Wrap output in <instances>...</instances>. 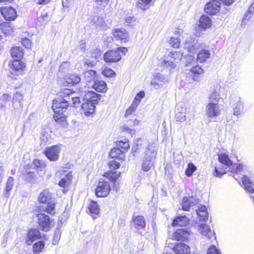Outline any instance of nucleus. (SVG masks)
Returning <instances> with one entry per match:
<instances>
[{
  "label": "nucleus",
  "mask_w": 254,
  "mask_h": 254,
  "mask_svg": "<svg viewBox=\"0 0 254 254\" xmlns=\"http://www.w3.org/2000/svg\"><path fill=\"white\" fill-rule=\"evenodd\" d=\"M226 173V171H225V170L219 171L218 168L217 167H215L213 174L215 176H216L217 177L220 178L223 174H225Z\"/></svg>",
  "instance_id": "obj_62"
},
{
  "label": "nucleus",
  "mask_w": 254,
  "mask_h": 254,
  "mask_svg": "<svg viewBox=\"0 0 254 254\" xmlns=\"http://www.w3.org/2000/svg\"><path fill=\"white\" fill-rule=\"evenodd\" d=\"M93 87L97 92H104L106 90V83L102 80H96L93 84Z\"/></svg>",
  "instance_id": "obj_35"
},
{
  "label": "nucleus",
  "mask_w": 254,
  "mask_h": 254,
  "mask_svg": "<svg viewBox=\"0 0 254 254\" xmlns=\"http://www.w3.org/2000/svg\"><path fill=\"white\" fill-rule=\"evenodd\" d=\"M127 51L124 47L119 48L116 50H110L104 54V59L106 63L117 62L121 59V54H125Z\"/></svg>",
  "instance_id": "obj_4"
},
{
  "label": "nucleus",
  "mask_w": 254,
  "mask_h": 254,
  "mask_svg": "<svg viewBox=\"0 0 254 254\" xmlns=\"http://www.w3.org/2000/svg\"><path fill=\"white\" fill-rule=\"evenodd\" d=\"M198 208L196 210L197 216L200 221H205L208 219V212L206 207L204 205L198 206Z\"/></svg>",
  "instance_id": "obj_27"
},
{
  "label": "nucleus",
  "mask_w": 254,
  "mask_h": 254,
  "mask_svg": "<svg viewBox=\"0 0 254 254\" xmlns=\"http://www.w3.org/2000/svg\"><path fill=\"white\" fill-rule=\"evenodd\" d=\"M220 9V3L216 0H212L207 3L204 10L205 12L211 15H214L218 13Z\"/></svg>",
  "instance_id": "obj_12"
},
{
  "label": "nucleus",
  "mask_w": 254,
  "mask_h": 254,
  "mask_svg": "<svg viewBox=\"0 0 254 254\" xmlns=\"http://www.w3.org/2000/svg\"><path fill=\"white\" fill-rule=\"evenodd\" d=\"M46 203V206H42L41 209L43 210V211H45L49 214H54L56 213L55 202L53 200H52L51 201Z\"/></svg>",
  "instance_id": "obj_34"
},
{
  "label": "nucleus",
  "mask_w": 254,
  "mask_h": 254,
  "mask_svg": "<svg viewBox=\"0 0 254 254\" xmlns=\"http://www.w3.org/2000/svg\"><path fill=\"white\" fill-rule=\"evenodd\" d=\"M9 66L13 71L21 73L25 67V65L23 62L17 60L9 63Z\"/></svg>",
  "instance_id": "obj_21"
},
{
  "label": "nucleus",
  "mask_w": 254,
  "mask_h": 254,
  "mask_svg": "<svg viewBox=\"0 0 254 254\" xmlns=\"http://www.w3.org/2000/svg\"><path fill=\"white\" fill-rule=\"evenodd\" d=\"M154 77L158 81L163 83H167L169 81V78L167 76L163 75L161 73H157L154 75Z\"/></svg>",
  "instance_id": "obj_53"
},
{
  "label": "nucleus",
  "mask_w": 254,
  "mask_h": 254,
  "mask_svg": "<svg viewBox=\"0 0 254 254\" xmlns=\"http://www.w3.org/2000/svg\"><path fill=\"white\" fill-rule=\"evenodd\" d=\"M198 202V198L192 196L185 197L183 198L182 202V209L185 211H189L190 207L197 204Z\"/></svg>",
  "instance_id": "obj_15"
},
{
  "label": "nucleus",
  "mask_w": 254,
  "mask_h": 254,
  "mask_svg": "<svg viewBox=\"0 0 254 254\" xmlns=\"http://www.w3.org/2000/svg\"><path fill=\"white\" fill-rule=\"evenodd\" d=\"M54 118L55 121L60 124H64L66 121L65 116L64 114L61 115L55 114Z\"/></svg>",
  "instance_id": "obj_51"
},
{
  "label": "nucleus",
  "mask_w": 254,
  "mask_h": 254,
  "mask_svg": "<svg viewBox=\"0 0 254 254\" xmlns=\"http://www.w3.org/2000/svg\"><path fill=\"white\" fill-rule=\"evenodd\" d=\"M169 43L172 47L177 48L179 47L180 40L178 38L171 37L169 40Z\"/></svg>",
  "instance_id": "obj_56"
},
{
  "label": "nucleus",
  "mask_w": 254,
  "mask_h": 254,
  "mask_svg": "<svg viewBox=\"0 0 254 254\" xmlns=\"http://www.w3.org/2000/svg\"><path fill=\"white\" fill-rule=\"evenodd\" d=\"M230 170L232 172H235L236 173H238L241 171L243 169L242 166L241 164H236L234 165H232L230 167Z\"/></svg>",
  "instance_id": "obj_57"
},
{
  "label": "nucleus",
  "mask_w": 254,
  "mask_h": 254,
  "mask_svg": "<svg viewBox=\"0 0 254 254\" xmlns=\"http://www.w3.org/2000/svg\"><path fill=\"white\" fill-rule=\"evenodd\" d=\"M176 254H190V247L183 243H179L173 249Z\"/></svg>",
  "instance_id": "obj_19"
},
{
  "label": "nucleus",
  "mask_w": 254,
  "mask_h": 254,
  "mask_svg": "<svg viewBox=\"0 0 254 254\" xmlns=\"http://www.w3.org/2000/svg\"><path fill=\"white\" fill-rule=\"evenodd\" d=\"M189 219L186 216H180L173 221V226H184L189 224Z\"/></svg>",
  "instance_id": "obj_28"
},
{
  "label": "nucleus",
  "mask_w": 254,
  "mask_h": 254,
  "mask_svg": "<svg viewBox=\"0 0 254 254\" xmlns=\"http://www.w3.org/2000/svg\"><path fill=\"white\" fill-rule=\"evenodd\" d=\"M152 0H138L136 5L138 8L145 10L148 8L147 5Z\"/></svg>",
  "instance_id": "obj_50"
},
{
  "label": "nucleus",
  "mask_w": 254,
  "mask_h": 254,
  "mask_svg": "<svg viewBox=\"0 0 254 254\" xmlns=\"http://www.w3.org/2000/svg\"><path fill=\"white\" fill-rule=\"evenodd\" d=\"M150 84L155 89H156L163 87V84L159 83V81L156 79L155 77H154V79L151 80Z\"/></svg>",
  "instance_id": "obj_60"
},
{
  "label": "nucleus",
  "mask_w": 254,
  "mask_h": 254,
  "mask_svg": "<svg viewBox=\"0 0 254 254\" xmlns=\"http://www.w3.org/2000/svg\"><path fill=\"white\" fill-rule=\"evenodd\" d=\"M157 153L152 146L149 145L146 149L142 158V169L145 172L148 171L153 166V159Z\"/></svg>",
  "instance_id": "obj_2"
},
{
  "label": "nucleus",
  "mask_w": 254,
  "mask_h": 254,
  "mask_svg": "<svg viewBox=\"0 0 254 254\" xmlns=\"http://www.w3.org/2000/svg\"><path fill=\"white\" fill-rule=\"evenodd\" d=\"M103 75L107 77H111L115 75V72L111 68L106 67L102 71Z\"/></svg>",
  "instance_id": "obj_54"
},
{
  "label": "nucleus",
  "mask_w": 254,
  "mask_h": 254,
  "mask_svg": "<svg viewBox=\"0 0 254 254\" xmlns=\"http://www.w3.org/2000/svg\"><path fill=\"white\" fill-rule=\"evenodd\" d=\"M40 139L42 143H46L49 142L50 140V136L47 132L44 131L41 135Z\"/></svg>",
  "instance_id": "obj_58"
},
{
  "label": "nucleus",
  "mask_w": 254,
  "mask_h": 254,
  "mask_svg": "<svg viewBox=\"0 0 254 254\" xmlns=\"http://www.w3.org/2000/svg\"><path fill=\"white\" fill-rule=\"evenodd\" d=\"M41 238V233L37 229L30 230L28 233L26 243L28 245H30L33 241L37 239H40Z\"/></svg>",
  "instance_id": "obj_22"
},
{
  "label": "nucleus",
  "mask_w": 254,
  "mask_h": 254,
  "mask_svg": "<svg viewBox=\"0 0 254 254\" xmlns=\"http://www.w3.org/2000/svg\"><path fill=\"white\" fill-rule=\"evenodd\" d=\"M88 210L93 219L97 218L100 213L99 205L96 201H91L88 206Z\"/></svg>",
  "instance_id": "obj_25"
},
{
  "label": "nucleus",
  "mask_w": 254,
  "mask_h": 254,
  "mask_svg": "<svg viewBox=\"0 0 254 254\" xmlns=\"http://www.w3.org/2000/svg\"><path fill=\"white\" fill-rule=\"evenodd\" d=\"M40 202L46 203L52 200V194L48 190L41 192L38 197Z\"/></svg>",
  "instance_id": "obj_31"
},
{
  "label": "nucleus",
  "mask_w": 254,
  "mask_h": 254,
  "mask_svg": "<svg viewBox=\"0 0 254 254\" xmlns=\"http://www.w3.org/2000/svg\"><path fill=\"white\" fill-rule=\"evenodd\" d=\"M196 170V167L192 163H189L188 165V167L186 170L185 174L187 176H191L193 173Z\"/></svg>",
  "instance_id": "obj_52"
},
{
  "label": "nucleus",
  "mask_w": 254,
  "mask_h": 254,
  "mask_svg": "<svg viewBox=\"0 0 254 254\" xmlns=\"http://www.w3.org/2000/svg\"><path fill=\"white\" fill-rule=\"evenodd\" d=\"M82 91L85 92L84 99L86 102L82 104L81 109L86 116H90L94 113L95 105L98 103L101 96L92 91Z\"/></svg>",
  "instance_id": "obj_1"
},
{
  "label": "nucleus",
  "mask_w": 254,
  "mask_h": 254,
  "mask_svg": "<svg viewBox=\"0 0 254 254\" xmlns=\"http://www.w3.org/2000/svg\"><path fill=\"white\" fill-rule=\"evenodd\" d=\"M69 106L68 103L63 98H57L53 101L52 106L55 114H64Z\"/></svg>",
  "instance_id": "obj_7"
},
{
  "label": "nucleus",
  "mask_w": 254,
  "mask_h": 254,
  "mask_svg": "<svg viewBox=\"0 0 254 254\" xmlns=\"http://www.w3.org/2000/svg\"><path fill=\"white\" fill-rule=\"evenodd\" d=\"M218 160L221 163L227 166V167H231L232 165V162L226 154H220L218 157Z\"/></svg>",
  "instance_id": "obj_41"
},
{
  "label": "nucleus",
  "mask_w": 254,
  "mask_h": 254,
  "mask_svg": "<svg viewBox=\"0 0 254 254\" xmlns=\"http://www.w3.org/2000/svg\"><path fill=\"white\" fill-rule=\"evenodd\" d=\"M221 109L219 104L209 103L206 107V113L209 117H216L220 114Z\"/></svg>",
  "instance_id": "obj_11"
},
{
  "label": "nucleus",
  "mask_w": 254,
  "mask_h": 254,
  "mask_svg": "<svg viewBox=\"0 0 254 254\" xmlns=\"http://www.w3.org/2000/svg\"><path fill=\"white\" fill-rule=\"evenodd\" d=\"M210 56L209 51L206 49L201 50L197 54V60L200 63H202Z\"/></svg>",
  "instance_id": "obj_36"
},
{
  "label": "nucleus",
  "mask_w": 254,
  "mask_h": 254,
  "mask_svg": "<svg viewBox=\"0 0 254 254\" xmlns=\"http://www.w3.org/2000/svg\"><path fill=\"white\" fill-rule=\"evenodd\" d=\"M96 72L94 70H89L84 73V77L87 82H91L94 79Z\"/></svg>",
  "instance_id": "obj_45"
},
{
  "label": "nucleus",
  "mask_w": 254,
  "mask_h": 254,
  "mask_svg": "<svg viewBox=\"0 0 254 254\" xmlns=\"http://www.w3.org/2000/svg\"><path fill=\"white\" fill-rule=\"evenodd\" d=\"M120 175V172L109 171L105 173L104 176L112 182H116Z\"/></svg>",
  "instance_id": "obj_37"
},
{
  "label": "nucleus",
  "mask_w": 254,
  "mask_h": 254,
  "mask_svg": "<svg viewBox=\"0 0 254 254\" xmlns=\"http://www.w3.org/2000/svg\"><path fill=\"white\" fill-rule=\"evenodd\" d=\"M65 85L68 86H73L75 84H77L81 80L80 77L78 74H72L67 76L65 78Z\"/></svg>",
  "instance_id": "obj_24"
},
{
  "label": "nucleus",
  "mask_w": 254,
  "mask_h": 254,
  "mask_svg": "<svg viewBox=\"0 0 254 254\" xmlns=\"http://www.w3.org/2000/svg\"><path fill=\"white\" fill-rule=\"evenodd\" d=\"M36 218L37 222L41 230L43 231L48 232L50 231L55 225L54 220L44 213L38 214Z\"/></svg>",
  "instance_id": "obj_3"
},
{
  "label": "nucleus",
  "mask_w": 254,
  "mask_h": 254,
  "mask_svg": "<svg viewBox=\"0 0 254 254\" xmlns=\"http://www.w3.org/2000/svg\"><path fill=\"white\" fill-rule=\"evenodd\" d=\"M14 185V179L12 177H9L7 180L5 190L4 192V195L5 197H7L9 196L10 191L12 189Z\"/></svg>",
  "instance_id": "obj_40"
},
{
  "label": "nucleus",
  "mask_w": 254,
  "mask_h": 254,
  "mask_svg": "<svg viewBox=\"0 0 254 254\" xmlns=\"http://www.w3.org/2000/svg\"><path fill=\"white\" fill-rule=\"evenodd\" d=\"M113 35L117 40L124 41L127 40L128 34L124 28L115 29L113 32Z\"/></svg>",
  "instance_id": "obj_23"
},
{
  "label": "nucleus",
  "mask_w": 254,
  "mask_h": 254,
  "mask_svg": "<svg viewBox=\"0 0 254 254\" xmlns=\"http://www.w3.org/2000/svg\"><path fill=\"white\" fill-rule=\"evenodd\" d=\"M184 46L189 52L194 53L199 48L200 44L195 38L190 36L186 39Z\"/></svg>",
  "instance_id": "obj_10"
},
{
  "label": "nucleus",
  "mask_w": 254,
  "mask_h": 254,
  "mask_svg": "<svg viewBox=\"0 0 254 254\" xmlns=\"http://www.w3.org/2000/svg\"><path fill=\"white\" fill-rule=\"evenodd\" d=\"M212 21L208 16L202 15L199 20L198 26L195 28V35L199 36L202 34V31H205L206 29L211 27Z\"/></svg>",
  "instance_id": "obj_5"
},
{
  "label": "nucleus",
  "mask_w": 254,
  "mask_h": 254,
  "mask_svg": "<svg viewBox=\"0 0 254 254\" xmlns=\"http://www.w3.org/2000/svg\"><path fill=\"white\" fill-rule=\"evenodd\" d=\"M120 165V163L118 162L115 160H112L109 162V166L111 169H117L119 168Z\"/></svg>",
  "instance_id": "obj_61"
},
{
  "label": "nucleus",
  "mask_w": 254,
  "mask_h": 254,
  "mask_svg": "<svg viewBox=\"0 0 254 254\" xmlns=\"http://www.w3.org/2000/svg\"><path fill=\"white\" fill-rule=\"evenodd\" d=\"M209 102L219 104L220 100L219 94L216 91H213L209 95Z\"/></svg>",
  "instance_id": "obj_48"
},
{
  "label": "nucleus",
  "mask_w": 254,
  "mask_h": 254,
  "mask_svg": "<svg viewBox=\"0 0 254 254\" xmlns=\"http://www.w3.org/2000/svg\"><path fill=\"white\" fill-rule=\"evenodd\" d=\"M65 101L68 102L69 105H71L74 107L78 106L80 103L79 98L74 95H72L70 98L68 97L67 100Z\"/></svg>",
  "instance_id": "obj_47"
},
{
  "label": "nucleus",
  "mask_w": 254,
  "mask_h": 254,
  "mask_svg": "<svg viewBox=\"0 0 254 254\" xmlns=\"http://www.w3.org/2000/svg\"><path fill=\"white\" fill-rule=\"evenodd\" d=\"M207 254H220V253L215 246L211 245L208 249Z\"/></svg>",
  "instance_id": "obj_59"
},
{
  "label": "nucleus",
  "mask_w": 254,
  "mask_h": 254,
  "mask_svg": "<svg viewBox=\"0 0 254 254\" xmlns=\"http://www.w3.org/2000/svg\"><path fill=\"white\" fill-rule=\"evenodd\" d=\"M181 112H179V108L178 107L176 110V118L178 122H183L186 120L185 109L181 107Z\"/></svg>",
  "instance_id": "obj_44"
},
{
  "label": "nucleus",
  "mask_w": 254,
  "mask_h": 254,
  "mask_svg": "<svg viewBox=\"0 0 254 254\" xmlns=\"http://www.w3.org/2000/svg\"><path fill=\"white\" fill-rule=\"evenodd\" d=\"M66 176V178L65 179H61L59 183V185L62 188L68 186L71 181L72 178V173H68Z\"/></svg>",
  "instance_id": "obj_39"
},
{
  "label": "nucleus",
  "mask_w": 254,
  "mask_h": 254,
  "mask_svg": "<svg viewBox=\"0 0 254 254\" xmlns=\"http://www.w3.org/2000/svg\"><path fill=\"white\" fill-rule=\"evenodd\" d=\"M139 104V101L137 100V98L135 99H134L130 107L126 111L125 117L127 118L128 116L130 115L133 112H134Z\"/></svg>",
  "instance_id": "obj_42"
},
{
  "label": "nucleus",
  "mask_w": 254,
  "mask_h": 254,
  "mask_svg": "<svg viewBox=\"0 0 254 254\" xmlns=\"http://www.w3.org/2000/svg\"><path fill=\"white\" fill-rule=\"evenodd\" d=\"M117 146H118V148H122L124 149L123 151H127L128 148H129V144L128 140L125 139L124 140H120L117 142Z\"/></svg>",
  "instance_id": "obj_49"
},
{
  "label": "nucleus",
  "mask_w": 254,
  "mask_h": 254,
  "mask_svg": "<svg viewBox=\"0 0 254 254\" xmlns=\"http://www.w3.org/2000/svg\"><path fill=\"white\" fill-rule=\"evenodd\" d=\"M0 28L2 32L5 35L11 34L13 32L12 24L10 22H3L0 24Z\"/></svg>",
  "instance_id": "obj_32"
},
{
  "label": "nucleus",
  "mask_w": 254,
  "mask_h": 254,
  "mask_svg": "<svg viewBox=\"0 0 254 254\" xmlns=\"http://www.w3.org/2000/svg\"><path fill=\"white\" fill-rule=\"evenodd\" d=\"M91 24L95 25L97 29L101 30H106L108 28L103 18L97 15H95L92 17Z\"/></svg>",
  "instance_id": "obj_16"
},
{
  "label": "nucleus",
  "mask_w": 254,
  "mask_h": 254,
  "mask_svg": "<svg viewBox=\"0 0 254 254\" xmlns=\"http://www.w3.org/2000/svg\"><path fill=\"white\" fill-rule=\"evenodd\" d=\"M110 156L112 158L124 160L125 158L124 151L121 150L120 148H114L112 149L110 153Z\"/></svg>",
  "instance_id": "obj_30"
},
{
  "label": "nucleus",
  "mask_w": 254,
  "mask_h": 254,
  "mask_svg": "<svg viewBox=\"0 0 254 254\" xmlns=\"http://www.w3.org/2000/svg\"><path fill=\"white\" fill-rule=\"evenodd\" d=\"M35 175L33 172H29L26 175V180L28 182H32L34 180Z\"/></svg>",
  "instance_id": "obj_64"
},
{
  "label": "nucleus",
  "mask_w": 254,
  "mask_h": 254,
  "mask_svg": "<svg viewBox=\"0 0 254 254\" xmlns=\"http://www.w3.org/2000/svg\"><path fill=\"white\" fill-rule=\"evenodd\" d=\"M10 53L13 58L17 59H21L24 53L23 48L18 46L13 47L11 48Z\"/></svg>",
  "instance_id": "obj_26"
},
{
  "label": "nucleus",
  "mask_w": 254,
  "mask_h": 254,
  "mask_svg": "<svg viewBox=\"0 0 254 254\" xmlns=\"http://www.w3.org/2000/svg\"><path fill=\"white\" fill-rule=\"evenodd\" d=\"M203 72V69L198 65L193 66L190 68L187 73V77L190 76L191 77L193 81H198L199 75Z\"/></svg>",
  "instance_id": "obj_18"
},
{
  "label": "nucleus",
  "mask_w": 254,
  "mask_h": 254,
  "mask_svg": "<svg viewBox=\"0 0 254 254\" xmlns=\"http://www.w3.org/2000/svg\"><path fill=\"white\" fill-rule=\"evenodd\" d=\"M61 149L58 145H53L45 149L44 153L47 158L51 161H56L59 158Z\"/></svg>",
  "instance_id": "obj_8"
},
{
  "label": "nucleus",
  "mask_w": 254,
  "mask_h": 254,
  "mask_svg": "<svg viewBox=\"0 0 254 254\" xmlns=\"http://www.w3.org/2000/svg\"><path fill=\"white\" fill-rule=\"evenodd\" d=\"M68 173H71V171L65 170L64 169L60 170L56 173V176L57 177H59L61 179H65L66 178V175Z\"/></svg>",
  "instance_id": "obj_55"
},
{
  "label": "nucleus",
  "mask_w": 254,
  "mask_h": 254,
  "mask_svg": "<svg viewBox=\"0 0 254 254\" xmlns=\"http://www.w3.org/2000/svg\"><path fill=\"white\" fill-rule=\"evenodd\" d=\"M23 100V95L19 92H17L14 95L13 102L18 101L20 102Z\"/></svg>",
  "instance_id": "obj_63"
},
{
  "label": "nucleus",
  "mask_w": 254,
  "mask_h": 254,
  "mask_svg": "<svg viewBox=\"0 0 254 254\" xmlns=\"http://www.w3.org/2000/svg\"><path fill=\"white\" fill-rule=\"evenodd\" d=\"M45 246V244L43 241H39L37 243H35L33 247V251L35 254H39L41 252Z\"/></svg>",
  "instance_id": "obj_46"
},
{
  "label": "nucleus",
  "mask_w": 254,
  "mask_h": 254,
  "mask_svg": "<svg viewBox=\"0 0 254 254\" xmlns=\"http://www.w3.org/2000/svg\"><path fill=\"white\" fill-rule=\"evenodd\" d=\"M60 95L61 97L60 98H63V100L65 101L67 100L68 97L70 98L72 95H74V93L68 89H64L60 91Z\"/></svg>",
  "instance_id": "obj_43"
},
{
  "label": "nucleus",
  "mask_w": 254,
  "mask_h": 254,
  "mask_svg": "<svg viewBox=\"0 0 254 254\" xmlns=\"http://www.w3.org/2000/svg\"><path fill=\"white\" fill-rule=\"evenodd\" d=\"M190 235V232L187 229H179L175 231L171 236V238L177 241H185L188 239Z\"/></svg>",
  "instance_id": "obj_14"
},
{
  "label": "nucleus",
  "mask_w": 254,
  "mask_h": 254,
  "mask_svg": "<svg viewBox=\"0 0 254 254\" xmlns=\"http://www.w3.org/2000/svg\"><path fill=\"white\" fill-rule=\"evenodd\" d=\"M242 184L244 189L250 193L254 192V185L252 183L249 178L244 176L242 179Z\"/></svg>",
  "instance_id": "obj_29"
},
{
  "label": "nucleus",
  "mask_w": 254,
  "mask_h": 254,
  "mask_svg": "<svg viewBox=\"0 0 254 254\" xmlns=\"http://www.w3.org/2000/svg\"><path fill=\"white\" fill-rule=\"evenodd\" d=\"M132 226L141 235H144L146 230L145 219L142 216H136L132 218Z\"/></svg>",
  "instance_id": "obj_6"
},
{
  "label": "nucleus",
  "mask_w": 254,
  "mask_h": 254,
  "mask_svg": "<svg viewBox=\"0 0 254 254\" xmlns=\"http://www.w3.org/2000/svg\"><path fill=\"white\" fill-rule=\"evenodd\" d=\"M111 190V187L108 182L105 181L99 182L95 190L97 197H106Z\"/></svg>",
  "instance_id": "obj_9"
},
{
  "label": "nucleus",
  "mask_w": 254,
  "mask_h": 254,
  "mask_svg": "<svg viewBox=\"0 0 254 254\" xmlns=\"http://www.w3.org/2000/svg\"><path fill=\"white\" fill-rule=\"evenodd\" d=\"M0 11L3 17L6 20H14L17 17L16 10L11 6L2 7Z\"/></svg>",
  "instance_id": "obj_13"
},
{
  "label": "nucleus",
  "mask_w": 254,
  "mask_h": 254,
  "mask_svg": "<svg viewBox=\"0 0 254 254\" xmlns=\"http://www.w3.org/2000/svg\"><path fill=\"white\" fill-rule=\"evenodd\" d=\"M198 231L202 235L206 236L208 239L216 238L215 233L211 230L209 226L208 225L201 224L199 226Z\"/></svg>",
  "instance_id": "obj_20"
},
{
  "label": "nucleus",
  "mask_w": 254,
  "mask_h": 254,
  "mask_svg": "<svg viewBox=\"0 0 254 254\" xmlns=\"http://www.w3.org/2000/svg\"><path fill=\"white\" fill-rule=\"evenodd\" d=\"M161 67L163 69L170 70L176 67V64L174 61L167 59L164 60L161 62Z\"/></svg>",
  "instance_id": "obj_33"
},
{
  "label": "nucleus",
  "mask_w": 254,
  "mask_h": 254,
  "mask_svg": "<svg viewBox=\"0 0 254 254\" xmlns=\"http://www.w3.org/2000/svg\"><path fill=\"white\" fill-rule=\"evenodd\" d=\"M231 101L232 103L235 102L233 106L234 114L235 115H240L243 111V105L241 101L240 97L237 96L231 97Z\"/></svg>",
  "instance_id": "obj_17"
},
{
  "label": "nucleus",
  "mask_w": 254,
  "mask_h": 254,
  "mask_svg": "<svg viewBox=\"0 0 254 254\" xmlns=\"http://www.w3.org/2000/svg\"><path fill=\"white\" fill-rule=\"evenodd\" d=\"M109 0H96L94 4V7L97 11H101L104 10V8L107 6Z\"/></svg>",
  "instance_id": "obj_38"
}]
</instances>
